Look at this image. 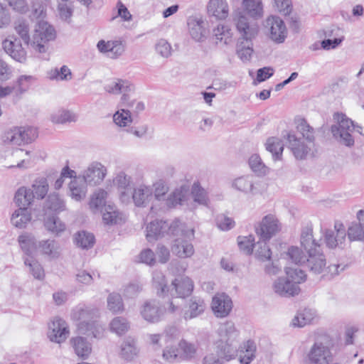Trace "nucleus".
<instances>
[{
  "label": "nucleus",
  "mask_w": 364,
  "mask_h": 364,
  "mask_svg": "<svg viewBox=\"0 0 364 364\" xmlns=\"http://www.w3.org/2000/svg\"><path fill=\"white\" fill-rule=\"evenodd\" d=\"M152 286L156 290V294L160 297L167 296V281L164 274L160 271H154L152 277Z\"/></svg>",
  "instance_id": "37998d69"
},
{
  "label": "nucleus",
  "mask_w": 364,
  "mask_h": 364,
  "mask_svg": "<svg viewBox=\"0 0 364 364\" xmlns=\"http://www.w3.org/2000/svg\"><path fill=\"white\" fill-rule=\"evenodd\" d=\"M107 173L106 168L98 162L92 163L84 171L82 177L87 184L95 186L101 183Z\"/></svg>",
  "instance_id": "a211bd4d"
},
{
  "label": "nucleus",
  "mask_w": 364,
  "mask_h": 364,
  "mask_svg": "<svg viewBox=\"0 0 364 364\" xmlns=\"http://www.w3.org/2000/svg\"><path fill=\"white\" fill-rule=\"evenodd\" d=\"M256 247L255 255L259 259L267 261L271 259L272 252L267 241L261 240V241L257 242Z\"/></svg>",
  "instance_id": "774afa93"
},
{
  "label": "nucleus",
  "mask_w": 364,
  "mask_h": 364,
  "mask_svg": "<svg viewBox=\"0 0 364 364\" xmlns=\"http://www.w3.org/2000/svg\"><path fill=\"white\" fill-rule=\"evenodd\" d=\"M216 44L229 45L232 42L233 32L230 26L219 23L213 31Z\"/></svg>",
  "instance_id": "c756f323"
},
{
  "label": "nucleus",
  "mask_w": 364,
  "mask_h": 364,
  "mask_svg": "<svg viewBox=\"0 0 364 364\" xmlns=\"http://www.w3.org/2000/svg\"><path fill=\"white\" fill-rule=\"evenodd\" d=\"M140 314L144 320L155 323L160 320L162 311L157 301L148 300L141 306Z\"/></svg>",
  "instance_id": "4be33fe9"
},
{
  "label": "nucleus",
  "mask_w": 364,
  "mask_h": 364,
  "mask_svg": "<svg viewBox=\"0 0 364 364\" xmlns=\"http://www.w3.org/2000/svg\"><path fill=\"white\" fill-rule=\"evenodd\" d=\"M114 183L121 191L120 198L124 202L128 200L129 198V194L127 191L129 190V187L132 183V178L129 176L127 175L124 172H119L114 179Z\"/></svg>",
  "instance_id": "58836bf2"
},
{
  "label": "nucleus",
  "mask_w": 364,
  "mask_h": 364,
  "mask_svg": "<svg viewBox=\"0 0 364 364\" xmlns=\"http://www.w3.org/2000/svg\"><path fill=\"white\" fill-rule=\"evenodd\" d=\"M70 196L76 201L83 200L87 193V183L81 177H75L69 183Z\"/></svg>",
  "instance_id": "7c9ffc66"
},
{
  "label": "nucleus",
  "mask_w": 364,
  "mask_h": 364,
  "mask_svg": "<svg viewBox=\"0 0 364 364\" xmlns=\"http://www.w3.org/2000/svg\"><path fill=\"white\" fill-rule=\"evenodd\" d=\"M316 320V311L313 309L306 308L294 316L291 324L295 327H304L307 324L314 323Z\"/></svg>",
  "instance_id": "473e14b6"
},
{
  "label": "nucleus",
  "mask_w": 364,
  "mask_h": 364,
  "mask_svg": "<svg viewBox=\"0 0 364 364\" xmlns=\"http://www.w3.org/2000/svg\"><path fill=\"white\" fill-rule=\"evenodd\" d=\"M2 44L6 53L14 60L19 63H24L26 61V52L17 38H14V40L5 39Z\"/></svg>",
  "instance_id": "5701e85b"
},
{
  "label": "nucleus",
  "mask_w": 364,
  "mask_h": 364,
  "mask_svg": "<svg viewBox=\"0 0 364 364\" xmlns=\"http://www.w3.org/2000/svg\"><path fill=\"white\" fill-rule=\"evenodd\" d=\"M282 229V225L276 215L268 214L255 225V232L263 241H269Z\"/></svg>",
  "instance_id": "1a4fd4ad"
},
{
  "label": "nucleus",
  "mask_w": 364,
  "mask_h": 364,
  "mask_svg": "<svg viewBox=\"0 0 364 364\" xmlns=\"http://www.w3.org/2000/svg\"><path fill=\"white\" fill-rule=\"evenodd\" d=\"M218 333L219 339L215 343L218 352L227 360L232 359L237 353L235 343L237 336L234 323L228 321L220 323Z\"/></svg>",
  "instance_id": "20e7f679"
},
{
  "label": "nucleus",
  "mask_w": 364,
  "mask_h": 364,
  "mask_svg": "<svg viewBox=\"0 0 364 364\" xmlns=\"http://www.w3.org/2000/svg\"><path fill=\"white\" fill-rule=\"evenodd\" d=\"M237 31L242 38L246 41H251L258 33V27L256 23H250L248 18L242 14H239L234 18Z\"/></svg>",
  "instance_id": "dca6fc26"
},
{
  "label": "nucleus",
  "mask_w": 364,
  "mask_h": 364,
  "mask_svg": "<svg viewBox=\"0 0 364 364\" xmlns=\"http://www.w3.org/2000/svg\"><path fill=\"white\" fill-rule=\"evenodd\" d=\"M114 123L119 127H127L132 122L131 112L129 109L122 108L113 115Z\"/></svg>",
  "instance_id": "e2e57ef3"
},
{
  "label": "nucleus",
  "mask_w": 364,
  "mask_h": 364,
  "mask_svg": "<svg viewBox=\"0 0 364 364\" xmlns=\"http://www.w3.org/2000/svg\"><path fill=\"white\" fill-rule=\"evenodd\" d=\"M232 187L245 194L256 195L259 192V183L252 175L237 177L232 181Z\"/></svg>",
  "instance_id": "4468645a"
},
{
  "label": "nucleus",
  "mask_w": 364,
  "mask_h": 364,
  "mask_svg": "<svg viewBox=\"0 0 364 364\" xmlns=\"http://www.w3.org/2000/svg\"><path fill=\"white\" fill-rule=\"evenodd\" d=\"M332 341L326 333L315 336L304 356V364H331L333 360Z\"/></svg>",
  "instance_id": "7ed1b4c3"
},
{
  "label": "nucleus",
  "mask_w": 364,
  "mask_h": 364,
  "mask_svg": "<svg viewBox=\"0 0 364 364\" xmlns=\"http://www.w3.org/2000/svg\"><path fill=\"white\" fill-rule=\"evenodd\" d=\"M31 218V213L27 208H18L11 215V223L16 228H24Z\"/></svg>",
  "instance_id": "e433bc0d"
},
{
  "label": "nucleus",
  "mask_w": 364,
  "mask_h": 364,
  "mask_svg": "<svg viewBox=\"0 0 364 364\" xmlns=\"http://www.w3.org/2000/svg\"><path fill=\"white\" fill-rule=\"evenodd\" d=\"M326 264V257L320 250L308 254L306 265L313 273L321 274L325 269Z\"/></svg>",
  "instance_id": "c85d7f7f"
},
{
  "label": "nucleus",
  "mask_w": 364,
  "mask_h": 364,
  "mask_svg": "<svg viewBox=\"0 0 364 364\" xmlns=\"http://www.w3.org/2000/svg\"><path fill=\"white\" fill-rule=\"evenodd\" d=\"M109 326L111 331L117 335L125 333L129 327L127 319L123 317H116L113 318Z\"/></svg>",
  "instance_id": "0e129e2a"
},
{
  "label": "nucleus",
  "mask_w": 364,
  "mask_h": 364,
  "mask_svg": "<svg viewBox=\"0 0 364 364\" xmlns=\"http://www.w3.org/2000/svg\"><path fill=\"white\" fill-rule=\"evenodd\" d=\"M178 346L181 351V354L179 355L181 360H190L196 358L198 348L194 343L182 340L180 341Z\"/></svg>",
  "instance_id": "3c124183"
},
{
  "label": "nucleus",
  "mask_w": 364,
  "mask_h": 364,
  "mask_svg": "<svg viewBox=\"0 0 364 364\" xmlns=\"http://www.w3.org/2000/svg\"><path fill=\"white\" fill-rule=\"evenodd\" d=\"M178 229H180V231L186 237L189 238L193 237V229L188 228L181 220L176 219L171 224H168L166 221L157 220L151 222L146 227V238L149 242H151L164 236V233L167 231L168 234L177 235L178 232Z\"/></svg>",
  "instance_id": "39448f33"
},
{
  "label": "nucleus",
  "mask_w": 364,
  "mask_h": 364,
  "mask_svg": "<svg viewBox=\"0 0 364 364\" xmlns=\"http://www.w3.org/2000/svg\"><path fill=\"white\" fill-rule=\"evenodd\" d=\"M206 304L203 299L199 296H192L186 302L183 311V318L186 321L198 317L203 314Z\"/></svg>",
  "instance_id": "6ab92c4d"
},
{
  "label": "nucleus",
  "mask_w": 364,
  "mask_h": 364,
  "mask_svg": "<svg viewBox=\"0 0 364 364\" xmlns=\"http://www.w3.org/2000/svg\"><path fill=\"white\" fill-rule=\"evenodd\" d=\"M102 211L103 221L107 225L118 224L124 220L122 214L113 205H105Z\"/></svg>",
  "instance_id": "c9c22d12"
},
{
  "label": "nucleus",
  "mask_w": 364,
  "mask_h": 364,
  "mask_svg": "<svg viewBox=\"0 0 364 364\" xmlns=\"http://www.w3.org/2000/svg\"><path fill=\"white\" fill-rule=\"evenodd\" d=\"M237 244L241 251L247 255L252 253L255 246V237L252 235L248 236H239L237 237Z\"/></svg>",
  "instance_id": "69168bd1"
},
{
  "label": "nucleus",
  "mask_w": 364,
  "mask_h": 364,
  "mask_svg": "<svg viewBox=\"0 0 364 364\" xmlns=\"http://www.w3.org/2000/svg\"><path fill=\"white\" fill-rule=\"evenodd\" d=\"M245 351L240 355V361L242 364H250L255 358L256 345L252 341H247L244 344Z\"/></svg>",
  "instance_id": "6e6d98bb"
},
{
  "label": "nucleus",
  "mask_w": 364,
  "mask_h": 364,
  "mask_svg": "<svg viewBox=\"0 0 364 364\" xmlns=\"http://www.w3.org/2000/svg\"><path fill=\"white\" fill-rule=\"evenodd\" d=\"M18 241L21 250L27 255L26 257H31L33 250H37L38 244L35 237L28 232L20 235Z\"/></svg>",
  "instance_id": "4c0bfd02"
},
{
  "label": "nucleus",
  "mask_w": 364,
  "mask_h": 364,
  "mask_svg": "<svg viewBox=\"0 0 364 364\" xmlns=\"http://www.w3.org/2000/svg\"><path fill=\"white\" fill-rule=\"evenodd\" d=\"M297 131L306 139V143L298 138L295 134L289 132L284 137L287 141V147L296 159H304L314 147V129L304 119L297 121Z\"/></svg>",
  "instance_id": "f257e3e1"
},
{
  "label": "nucleus",
  "mask_w": 364,
  "mask_h": 364,
  "mask_svg": "<svg viewBox=\"0 0 364 364\" xmlns=\"http://www.w3.org/2000/svg\"><path fill=\"white\" fill-rule=\"evenodd\" d=\"M55 38L54 28L46 21H40L36 28L31 42V46L38 53H45V44Z\"/></svg>",
  "instance_id": "6e6552de"
},
{
  "label": "nucleus",
  "mask_w": 364,
  "mask_h": 364,
  "mask_svg": "<svg viewBox=\"0 0 364 364\" xmlns=\"http://www.w3.org/2000/svg\"><path fill=\"white\" fill-rule=\"evenodd\" d=\"M24 264L29 267V271L35 279L42 280L45 277V272L42 265L32 257H26Z\"/></svg>",
  "instance_id": "603ef678"
},
{
  "label": "nucleus",
  "mask_w": 364,
  "mask_h": 364,
  "mask_svg": "<svg viewBox=\"0 0 364 364\" xmlns=\"http://www.w3.org/2000/svg\"><path fill=\"white\" fill-rule=\"evenodd\" d=\"M36 137V132L33 128L14 127L3 136L4 143L20 146L31 142Z\"/></svg>",
  "instance_id": "9d476101"
},
{
  "label": "nucleus",
  "mask_w": 364,
  "mask_h": 364,
  "mask_svg": "<svg viewBox=\"0 0 364 364\" xmlns=\"http://www.w3.org/2000/svg\"><path fill=\"white\" fill-rule=\"evenodd\" d=\"M75 242L78 247L88 250L93 247L95 239L92 233L86 231H80L75 235Z\"/></svg>",
  "instance_id": "8fccbe9b"
},
{
  "label": "nucleus",
  "mask_w": 364,
  "mask_h": 364,
  "mask_svg": "<svg viewBox=\"0 0 364 364\" xmlns=\"http://www.w3.org/2000/svg\"><path fill=\"white\" fill-rule=\"evenodd\" d=\"M178 235H176L177 237L175 239L172 247V252L181 258L191 257L195 252L193 245L191 242V240L194 237V234L192 237L189 238L186 237L180 231V229H178Z\"/></svg>",
  "instance_id": "f8f14e48"
},
{
  "label": "nucleus",
  "mask_w": 364,
  "mask_h": 364,
  "mask_svg": "<svg viewBox=\"0 0 364 364\" xmlns=\"http://www.w3.org/2000/svg\"><path fill=\"white\" fill-rule=\"evenodd\" d=\"M34 196L31 189L21 187L15 194L14 200L19 208H27L32 203Z\"/></svg>",
  "instance_id": "ea45409f"
},
{
  "label": "nucleus",
  "mask_w": 364,
  "mask_h": 364,
  "mask_svg": "<svg viewBox=\"0 0 364 364\" xmlns=\"http://www.w3.org/2000/svg\"><path fill=\"white\" fill-rule=\"evenodd\" d=\"M132 198L137 207H146L153 198V190L151 186L140 184L132 192Z\"/></svg>",
  "instance_id": "412c9836"
},
{
  "label": "nucleus",
  "mask_w": 364,
  "mask_h": 364,
  "mask_svg": "<svg viewBox=\"0 0 364 364\" xmlns=\"http://www.w3.org/2000/svg\"><path fill=\"white\" fill-rule=\"evenodd\" d=\"M122 106L127 107L126 109H129L131 113L139 114L145 109V105L143 102L137 101L132 99L130 95L124 93L121 98Z\"/></svg>",
  "instance_id": "49530a36"
},
{
  "label": "nucleus",
  "mask_w": 364,
  "mask_h": 364,
  "mask_svg": "<svg viewBox=\"0 0 364 364\" xmlns=\"http://www.w3.org/2000/svg\"><path fill=\"white\" fill-rule=\"evenodd\" d=\"M71 317L77 322V331L80 333L94 338L102 336L104 329L97 321V309L86 306H77L73 309Z\"/></svg>",
  "instance_id": "f03ea898"
},
{
  "label": "nucleus",
  "mask_w": 364,
  "mask_h": 364,
  "mask_svg": "<svg viewBox=\"0 0 364 364\" xmlns=\"http://www.w3.org/2000/svg\"><path fill=\"white\" fill-rule=\"evenodd\" d=\"M65 202L57 193L50 194L43 206L45 215H47L48 212L60 213L65 210Z\"/></svg>",
  "instance_id": "f704fd0d"
},
{
  "label": "nucleus",
  "mask_w": 364,
  "mask_h": 364,
  "mask_svg": "<svg viewBox=\"0 0 364 364\" xmlns=\"http://www.w3.org/2000/svg\"><path fill=\"white\" fill-rule=\"evenodd\" d=\"M29 151H24L21 149H17L13 151L11 158L9 159L10 164L8 165V168H27L29 164Z\"/></svg>",
  "instance_id": "72a5a7b5"
},
{
  "label": "nucleus",
  "mask_w": 364,
  "mask_h": 364,
  "mask_svg": "<svg viewBox=\"0 0 364 364\" xmlns=\"http://www.w3.org/2000/svg\"><path fill=\"white\" fill-rule=\"evenodd\" d=\"M193 283L188 277L176 278L167 289V296L186 298L193 291Z\"/></svg>",
  "instance_id": "9b49d317"
},
{
  "label": "nucleus",
  "mask_w": 364,
  "mask_h": 364,
  "mask_svg": "<svg viewBox=\"0 0 364 364\" xmlns=\"http://www.w3.org/2000/svg\"><path fill=\"white\" fill-rule=\"evenodd\" d=\"M43 256L50 259H56L60 256V245L55 240H42L38 242L37 250Z\"/></svg>",
  "instance_id": "a878e982"
},
{
  "label": "nucleus",
  "mask_w": 364,
  "mask_h": 364,
  "mask_svg": "<svg viewBox=\"0 0 364 364\" xmlns=\"http://www.w3.org/2000/svg\"><path fill=\"white\" fill-rule=\"evenodd\" d=\"M336 119L338 124L331 127L333 136L346 146H353L354 139L352 133L355 127L353 121L343 114H337Z\"/></svg>",
  "instance_id": "423d86ee"
},
{
  "label": "nucleus",
  "mask_w": 364,
  "mask_h": 364,
  "mask_svg": "<svg viewBox=\"0 0 364 364\" xmlns=\"http://www.w3.org/2000/svg\"><path fill=\"white\" fill-rule=\"evenodd\" d=\"M266 149L272 153L274 160H281L284 150L282 141L277 137L269 138L266 142Z\"/></svg>",
  "instance_id": "09e8293b"
},
{
  "label": "nucleus",
  "mask_w": 364,
  "mask_h": 364,
  "mask_svg": "<svg viewBox=\"0 0 364 364\" xmlns=\"http://www.w3.org/2000/svg\"><path fill=\"white\" fill-rule=\"evenodd\" d=\"M287 277L294 284L304 282L306 279V274L299 267H287Z\"/></svg>",
  "instance_id": "338daca9"
},
{
  "label": "nucleus",
  "mask_w": 364,
  "mask_h": 364,
  "mask_svg": "<svg viewBox=\"0 0 364 364\" xmlns=\"http://www.w3.org/2000/svg\"><path fill=\"white\" fill-rule=\"evenodd\" d=\"M242 6L247 14L258 19L263 16V6L261 0H242Z\"/></svg>",
  "instance_id": "79ce46f5"
},
{
  "label": "nucleus",
  "mask_w": 364,
  "mask_h": 364,
  "mask_svg": "<svg viewBox=\"0 0 364 364\" xmlns=\"http://www.w3.org/2000/svg\"><path fill=\"white\" fill-rule=\"evenodd\" d=\"M272 289L275 294L284 297L294 296L300 292L299 285L292 282L287 277L276 279L273 283Z\"/></svg>",
  "instance_id": "f3484780"
},
{
  "label": "nucleus",
  "mask_w": 364,
  "mask_h": 364,
  "mask_svg": "<svg viewBox=\"0 0 364 364\" xmlns=\"http://www.w3.org/2000/svg\"><path fill=\"white\" fill-rule=\"evenodd\" d=\"M301 245L306 251L307 254L319 250L320 245L316 242L313 237V230L311 227H305L302 229L301 233Z\"/></svg>",
  "instance_id": "2f4dec72"
},
{
  "label": "nucleus",
  "mask_w": 364,
  "mask_h": 364,
  "mask_svg": "<svg viewBox=\"0 0 364 364\" xmlns=\"http://www.w3.org/2000/svg\"><path fill=\"white\" fill-rule=\"evenodd\" d=\"M35 77L32 75H21L16 81L15 92L16 95H21L26 92L30 87Z\"/></svg>",
  "instance_id": "5fc2aeb1"
},
{
  "label": "nucleus",
  "mask_w": 364,
  "mask_h": 364,
  "mask_svg": "<svg viewBox=\"0 0 364 364\" xmlns=\"http://www.w3.org/2000/svg\"><path fill=\"white\" fill-rule=\"evenodd\" d=\"M68 334V326L62 318H55L49 324L48 336L51 341L60 343L66 340Z\"/></svg>",
  "instance_id": "2eb2a0df"
},
{
  "label": "nucleus",
  "mask_w": 364,
  "mask_h": 364,
  "mask_svg": "<svg viewBox=\"0 0 364 364\" xmlns=\"http://www.w3.org/2000/svg\"><path fill=\"white\" fill-rule=\"evenodd\" d=\"M188 32L196 41H202L205 37L204 21L199 18L190 16L187 20Z\"/></svg>",
  "instance_id": "cd10ccee"
},
{
  "label": "nucleus",
  "mask_w": 364,
  "mask_h": 364,
  "mask_svg": "<svg viewBox=\"0 0 364 364\" xmlns=\"http://www.w3.org/2000/svg\"><path fill=\"white\" fill-rule=\"evenodd\" d=\"M73 347L75 353L82 358H87L91 353L92 348L90 343L82 337H76L71 340Z\"/></svg>",
  "instance_id": "a18cd8bd"
},
{
  "label": "nucleus",
  "mask_w": 364,
  "mask_h": 364,
  "mask_svg": "<svg viewBox=\"0 0 364 364\" xmlns=\"http://www.w3.org/2000/svg\"><path fill=\"white\" fill-rule=\"evenodd\" d=\"M209 16L218 20H224L229 15V6L227 0H209L207 5Z\"/></svg>",
  "instance_id": "b1692460"
},
{
  "label": "nucleus",
  "mask_w": 364,
  "mask_h": 364,
  "mask_svg": "<svg viewBox=\"0 0 364 364\" xmlns=\"http://www.w3.org/2000/svg\"><path fill=\"white\" fill-rule=\"evenodd\" d=\"M348 237L350 241L364 240V210H360L357 213V220L349 226Z\"/></svg>",
  "instance_id": "393cba45"
},
{
  "label": "nucleus",
  "mask_w": 364,
  "mask_h": 364,
  "mask_svg": "<svg viewBox=\"0 0 364 364\" xmlns=\"http://www.w3.org/2000/svg\"><path fill=\"white\" fill-rule=\"evenodd\" d=\"M107 196V191L100 189L97 191L91 198L90 202V208L92 209V211H96L100 209L102 206L107 205L105 204V200Z\"/></svg>",
  "instance_id": "052dcab7"
},
{
  "label": "nucleus",
  "mask_w": 364,
  "mask_h": 364,
  "mask_svg": "<svg viewBox=\"0 0 364 364\" xmlns=\"http://www.w3.org/2000/svg\"><path fill=\"white\" fill-rule=\"evenodd\" d=\"M335 231L328 230L325 232V242L329 248L341 247L346 240V230L342 223L335 224Z\"/></svg>",
  "instance_id": "aec40b11"
},
{
  "label": "nucleus",
  "mask_w": 364,
  "mask_h": 364,
  "mask_svg": "<svg viewBox=\"0 0 364 364\" xmlns=\"http://www.w3.org/2000/svg\"><path fill=\"white\" fill-rule=\"evenodd\" d=\"M48 183L46 178L41 177L35 180L32 185L34 197L43 199L48 191Z\"/></svg>",
  "instance_id": "864d4df0"
},
{
  "label": "nucleus",
  "mask_w": 364,
  "mask_h": 364,
  "mask_svg": "<svg viewBox=\"0 0 364 364\" xmlns=\"http://www.w3.org/2000/svg\"><path fill=\"white\" fill-rule=\"evenodd\" d=\"M133 88V85L129 82L121 79H117L105 87V90L111 94H119L121 92L124 94L132 91Z\"/></svg>",
  "instance_id": "c03bdc74"
},
{
  "label": "nucleus",
  "mask_w": 364,
  "mask_h": 364,
  "mask_svg": "<svg viewBox=\"0 0 364 364\" xmlns=\"http://www.w3.org/2000/svg\"><path fill=\"white\" fill-rule=\"evenodd\" d=\"M191 194L195 202L207 205L208 198L205 190L198 183H194L191 188Z\"/></svg>",
  "instance_id": "680f3d73"
},
{
  "label": "nucleus",
  "mask_w": 364,
  "mask_h": 364,
  "mask_svg": "<svg viewBox=\"0 0 364 364\" xmlns=\"http://www.w3.org/2000/svg\"><path fill=\"white\" fill-rule=\"evenodd\" d=\"M153 190V197L157 200H164L169 188L163 179L156 180L151 186Z\"/></svg>",
  "instance_id": "13d9d810"
},
{
  "label": "nucleus",
  "mask_w": 364,
  "mask_h": 364,
  "mask_svg": "<svg viewBox=\"0 0 364 364\" xmlns=\"http://www.w3.org/2000/svg\"><path fill=\"white\" fill-rule=\"evenodd\" d=\"M248 164L252 171L258 176H264L269 172L268 167L263 163L261 157L257 154L250 156L248 160Z\"/></svg>",
  "instance_id": "de8ad7c7"
},
{
  "label": "nucleus",
  "mask_w": 364,
  "mask_h": 364,
  "mask_svg": "<svg viewBox=\"0 0 364 364\" xmlns=\"http://www.w3.org/2000/svg\"><path fill=\"white\" fill-rule=\"evenodd\" d=\"M107 308L113 313L122 312L124 310V304L120 294L117 293L109 294L107 299Z\"/></svg>",
  "instance_id": "bf43d9fd"
},
{
  "label": "nucleus",
  "mask_w": 364,
  "mask_h": 364,
  "mask_svg": "<svg viewBox=\"0 0 364 364\" xmlns=\"http://www.w3.org/2000/svg\"><path fill=\"white\" fill-rule=\"evenodd\" d=\"M231 298L225 293L216 294L212 299L211 309L218 318L228 316L232 309Z\"/></svg>",
  "instance_id": "ddd939ff"
},
{
  "label": "nucleus",
  "mask_w": 364,
  "mask_h": 364,
  "mask_svg": "<svg viewBox=\"0 0 364 364\" xmlns=\"http://www.w3.org/2000/svg\"><path fill=\"white\" fill-rule=\"evenodd\" d=\"M51 121L56 124H64L75 122L76 116L68 110L59 109L51 114Z\"/></svg>",
  "instance_id": "4d7b16f0"
},
{
  "label": "nucleus",
  "mask_w": 364,
  "mask_h": 364,
  "mask_svg": "<svg viewBox=\"0 0 364 364\" xmlns=\"http://www.w3.org/2000/svg\"><path fill=\"white\" fill-rule=\"evenodd\" d=\"M264 31L274 43L279 44L285 41L288 31L284 21L279 16H269L263 22Z\"/></svg>",
  "instance_id": "0eeeda50"
},
{
  "label": "nucleus",
  "mask_w": 364,
  "mask_h": 364,
  "mask_svg": "<svg viewBox=\"0 0 364 364\" xmlns=\"http://www.w3.org/2000/svg\"><path fill=\"white\" fill-rule=\"evenodd\" d=\"M43 225L48 232L57 237L66 230L65 223L55 215H45Z\"/></svg>",
  "instance_id": "bb28decb"
},
{
  "label": "nucleus",
  "mask_w": 364,
  "mask_h": 364,
  "mask_svg": "<svg viewBox=\"0 0 364 364\" xmlns=\"http://www.w3.org/2000/svg\"><path fill=\"white\" fill-rule=\"evenodd\" d=\"M139 353L136 341L131 337L127 338L121 346V355L126 360H131Z\"/></svg>",
  "instance_id": "a19ab883"
}]
</instances>
